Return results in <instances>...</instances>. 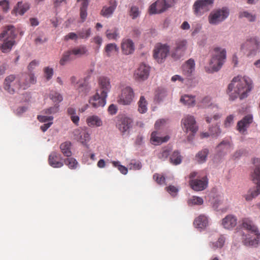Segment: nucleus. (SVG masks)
Wrapping results in <instances>:
<instances>
[{"instance_id":"7","label":"nucleus","mask_w":260,"mask_h":260,"mask_svg":"<svg viewBox=\"0 0 260 260\" xmlns=\"http://www.w3.org/2000/svg\"><path fill=\"white\" fill-rule=\"evenodd\" d=\"M214 0H197L192 5L193 14L201 16L208 12L212 7Z\"/></svg>"},{"instance_id":"45","label":"nucleus","mask_w":260,"mask_h":260,"mask_svg":"<svg viewBox=\"0 0 260 260\" xmlns=\"http://www.w3.org/2000/svg\"><path fill=\"white\" fill-rule=\"evenodd\" d=\"M208 154V150L207 149H203L200 151L196 155L197 161L200 163L204 162L206 160L207 156Z\"/></svg>"},{"instance_id":"27","label":"nucleus","mask_w":260,"mask_h":260,"mask_svg":"<svg viewBox=\"0 0 260 260\" xmlns=\"http://www.w3.org/2000/svg\"><path fill=\"white\" fill-rule=\"evenodd\" d=\"M208 219L205 215L201 214L193 221V224L196 228L203 229L208 225Z\"/></svg>"},{"instance_id":"33","label":"nucleus","mask_w":260,"mask_h":260,"mask_svg":"<svg viewBox=\"0 0 260 260\" xmlns=\"http://www.w3.org/2000/svg\"><path fill=\"white\" fill-rule=\"evenodd\" d=\"M71 143L69 141H66L60 145V149L61 153L66 157H70L72 156Z\"/></svg>"},{"instance_id":"1","label":"nucleus","mask_w":260,"mask_h":260,"mask_svg":"<svg viewBox=\"0 0 260 260\" xmlns=\"http://www.w3.org/2000/svg\"><path fill=\"white\" fill-rule=\"evenodd\" d=\"M252 88L251 80L247 77L238 76L234 77L228 86V90L233 93L230 94V100L234 101L238 96L242 100L248 96Z\"/></svg>"},{"instance_id":"35","label":"nucleus","mask_w":260,"mask_h":260,"mask_svg":"<svg viewBox=\"0 0 260 260\" xmlns=\"http://www.w3.org/2000/svg\"><path fill=\"white\" fill-rule=\"evenodd\" d=\"M75 59V57L73 56L72 52L69 50L63 53L59 60V64L63 66Z\"/></svg>"},{"instance_id":"57","label":"nucleus","mask_w":260,"mask_h":260,"mask_svg":"<svg viewBox=\"0 0 260 260\" xmlns=\"http://www.w3.org/2000/svg\"><path fill=\"white\" fill-rule=\"evenodd\" d=\"M37 119L41 122H46L47 121H52L53 119V117L52 116L38 115Z\"/></svg>"},{"instance_id":"25","label":"nucleus","mask_w":260,"mask_h":260,"mask_svg":"<svg viewBox=\"0 0 260 260\" xmlns=\"http://www.w3.org/2000/svg\"><path fill=\"white\" fill-rule=\"evenodd\" d=\"M237 218L233 215H228L222 220V225L226 229H232L237 224Z\"/></svg>"},{"instance_id":"21","label":"nucleus","mask_w":260,"mask_h":260,"mask_svg":"<svg viewBox=\"0 0 260 260\" xmlns=\"http://www.w3.org/2000/svg\"><path fill=\"white\" fill-rule=\"evenodd\" d=\"M121 48L122 52L124 54L129 55L134 52L135 45L131 39L125 38L122 40Z\"/></svg>"},{"instance_id":"16","label":"nucleus","mask_w":260,"mask_h":260,"mask_svg":"<svg viewBox=\"0 0 260 260\" xmlns=\"http://www.w3.org/2000/svg\"><path fill=\"white\" fill-rule=\"evenodd\" d=\"M208 180L207 176L200 178L190 179L189 184L191 188L195 191H202L206 189L208 186Z\"/></svg>"},{"instance_id":"26","label":"nucleus","mask_w":260,"mask_h":260,"mask_svg":"<svg viewBox=\"0 0 260 260\" xmlns=\"http://www.w3.org/2000/svg\"><path fill=\"white\" fill-rule=\"evenodd\" d=\"M169 139V136H166L164 137H161L159 136V134L157 132L154 131L151 133L150 141L152 144L154 145H160L162 143L168 141Z\"/></svg>"},{"instance_id":"17","label":"nucleus","mask_w":260,"mask_h":260,"mask_svg":"<svg viewBox=\"0 0 260 260\" xmlns=\"http://www.w3.org/2000/svg\"><path fill=\"white\" fill-rule=\"evenodd\" d=\"M98 83L99 89L96 92L102 94L104 98H107V94L111 89L110 79L107 77L102 76L99 78Z\"/></svg>"},{"instance_id":"53","label":"nucleus","mask_w":260,"mask_h":260,"mask_svg":"<svg viewBox=\"0 0 260 260\" xmlns=\"http://www.w3.org/2000/svg\"><path fill=\"white\" fill-rule=\"evenodd\" d=\"M153 177L158 184L161 185L165 183V178L163 175L156 173L153 175Z\"/></svg>"},{"instance_id":"13","label":"nucleus","mask_w":260,"mask_h":260,"mask_svg":"<svg viewBox=\"0 0 260 260\" xmlns=\"http://www.w3.org/2000/svg\"><path fill=\"white\" fill-rule=\"evenodd\" d=\"M21 89H27L31 84L36 83L37 80L32 73H22L17 75Z\"/></svg>"},{"instance_id":"24","label":"nucleus","mask_w":260,"mask_h":260,"mask_svg":"<svg viewBox=\"0 0 260 260\" xmlns=\"http://www.w3.org/2000/svg\"><path fill=\"white\" fill-rule=\"evenodd\" d=\"M75 139L83 144L89 140V135L84 130L76 129L74 132Z\"/></svg>"},{"instance_id":"20","label":"nucleus","mask_w":260,"mask_h":260,"mask_svg":"<svg viewBox=\"0 0 260 260\" xmlns=\"http://www.w3.org/2000/svg\"><path fill=\"white\" fill-rule=\"evenodd\" d=\"M253 120L252 116L250 115L245 116L242 120L238 122L237 124V130L241 134H245L247 128L249 127Z\"/></svg>"},{"instance_id":"41","label":"nucleus","mask_w":260,"mask_h":260,"mask_svg":"<svg viewBox=\"0 0 260 260\" xmlns=\"http://www.w3.org/2000/svg\"><path fill=\"white\" fill-rule=\"evenodd\" d=\"M253 182L256 185H260V167H257L251 174Z\"/></svg>"},{"instance_id":"60","label":"nucleus","mask_w":260,"mask_h":260,"mask_svg":"<svg viewBox=\"0 0 260 260\" xmlns=\"http://www.w3.org/2000/svg\"><path fill=\"white\" fill-rule=\"evenodd\" d=\"M167 95V92L164 89H158V92L156 94V98L158 100L161 101L162 99Z\"/></svg>"},{"instance_id":"29","label":"nucleus","mask_w":260,"mask_h":260,"mask_svg":"<svg viewBox=\"0 0 260 260\" xmlns=\"http://www.w3.org/2000/svg\"><path fill=\"white\" fill-rule=\"evenodd\" d=\"M133 122V119L128 117H123L118 124V128L122 133L127 131L131 126Z\"/></svg>"},{"instance_id":"61","label":"nucleus","mask_w":260,"mask_h":260,"mask_svg":"<svg viewBox=\"0 0 260 260\" xmlns=\"http://www.w3.org/2000/svg\"><path fill=\"white\" fill-rule=\"evenodd\" d=\"M166 189L172 196H175L178 191V189L175 186L172 185L166 187Z\"/></svg>"},{"instance_id":"58","label":"nucleus","mask_w":260,"mask_h":260,"mask_svg":"<svg viewBox=\"0 0 260 260\" xmlns=\"http://www.w3.org/2000/svg\"><path fill=\"white\" fill-rule=\"evenodd\" d=\"M170 154L168 150L163 149L158 154V157L161 159L164 160L166 159Z\"/></svg>"},{"instance_id":"49","label":"nucleus","mask_w":260,"mask_h":260,"mask_svg":"<svg viewBox=\"0 0 260 260\" xmlns=\"http://www.w3.org/2000/svg\"><path fill=\"white\" fill-rule=\"evenodd\" d=\"M91 35V29H82L78 31V36L80 39H86L89 37Z\"/></svg>"},{"instance_id":"39","label":"nucleus","mask_w":260,"mask_h":260,"mask_svg":"<svg viewBox=\"0 0 260 260\" xmlns=\"http://www.w3.org/2000/svg\"><path fill=\"white\" fill-rule=\"evenodd\" d=\"M63 163L70 169H76L78 165L77 160L71 156L67 157V158L64 159Z\"/></svg>"},{"instance_id":"48","label":"nucleus","mask_w":260,"mask_h":260,"mask_svg":"<svg viewBox=\"0 0 260 260\" xmlns=\"http://www.w3.org/2000/svg\"><path fill=\"white\" fill-rule=\"evenodd\" d=\"M111 163L114 167L117 168L118 170L122 174L126 175L127 173V172H128L127 168L122 165H121L120 164L119 161H112L111 162Z\"/></svg>"},{"instance_id":"12","label":"nucleus","mask_w":260,"mask_h":260,"mask_svg":"<svg viewBox=\"0 0 260 260\" xmlns=\"http://www.w3.org/2000/svg\"><path fill=\"white\" fill-rule=\"evenodd\" d=\"M187 42L185 40H177L175 42V47L172 50L171 55L174 59H180L182 57L187 49Z\"/></svg>"},{"instance_id":"18","label":"nucleus","mask_w":260,"mask_h":260,"mask_svg":"<svg viewBox=\"0 0 260 260\" xmlns=\"http://www.w3.org/2000/svg\"><path fill=\"white\" fill-rule=\"evenodd\" d=\"M64 159L61 155L55 151H52L48 156V163L50 166L55 168H59L63 166Z\"/></svg>"},{"instance_id":"14","label":"nucleus","mask_w":260,"mask_h":260,"mask_svg":"<svg viewBox=\"0 0 260 260\" xmlns=\"http://www.w3.org/2000/svg\"><path fill=\"white\" fill-rule=\"evenodd\" d=\"M150 69V67L145 63L140 64L134 72L135 79L139 82L147 80L149 76Z\"/></svg>"},{"instance_id":"32","label":"nucleus","mask_w":260,"mask_h":260,"mask_svg":"<svg viewBox=\"0 0 260 260\" xmlns=\"http://www.w3.org/2000/svg\"><path fill=\"white\" fill-rule=\"evenodd\" d=\"M29 8V5L28 3H23L22 2H19L17 3V6L15 7L13 10V12L16 14H19L21 15H23Z\"/></svg>"},{"instance_id":"34","label":"nucleus","mask_w":260,"mask_h":260,"mask_svg":"<svg viewBox=\"0 0 260 260\" xmlns=\"http://www.w3.org/2000/svg\"><path fill=\"white\" fill-rule=\"evenodd\" d=\"M119 48L115 43H109L104 48L105 53L107 57H110L118 52Z\"/></svg>"},{"instance_id":"46","label":"nucleus","mask_w":260,"mask_h":260,"mask_svg":"<svg viewBox=\"0 0 260 260\" xmlns=\"http://www.w3.org/2000/svg\"><path fill=\"white\" fill-rule=\"evenodd\" d=\"M203 203L204 201L202 198L196 196L192 197L187 201L189 206L201 205Z\"/></svg>"},{"instance_id":"30","label":"nucleus","mask_w":260,"mask_h":260,"mask_svg":"<svg viewBox=\"0 0 260 260\" xmlns=\"http://www.w3.org/2000/svg\"><path fill=\"white\" fill-rule=\"evenodd\" d=\"M70 81L71 84L75 86L79 93L83 95L86 94L88 92L86 86L84 84H80L79 85H78L79 82L76 76H72L70 78Z\"/></svg>"},{"instance_id":"51","label":"nucleus","mask_w":260,"mask_h":260,"mask_svg":"<svg viewBox=\"0 0 260 260\" xmlns=\"http://www.w3.org/2000/svg\"><path fill=\"white\" fill-rule=\"evenodd\" d=\"M139 15L140 11L139 8L136 6L132 7L129 11V15L132 19H135L137 18Z\"/></svg>"},{"instance_id":"54","label":"nucleus","mask_w":260,"mask_h":260,"mask_svg":"<svg viewBox=\"0 0 260 260\" xmlns=\"http://www.w3.org/2000/svg\"><path fill=\"white\" fill-rule=\"evenodd\" d=\"M44 72L46 79L47 80H49L52 78L53 74V69L48 67H45L44 69Z\"/></svg>"},{"instance_id":"2","label":"nucleus","mask_w":260,"mask_h":260,"mask_svg":"<svg viewBox=\"0 0 260 260\" xmlns=\"http://www.w3.org/2000/svg\"><path fill=\"white\" fill-rule=\"evenodd\" d=\"M16 34L13 26H7L0 34V50L3 53L9 52L15 44Z\"/></svg>"},{"instance_id":"6","label":"nucleus","mask_w":260,"mask_h":260,"mask_svg":"<svg viewBox=\"0 0 260 260\" xmlns=\"http://www.w3.org/2000/svg\"><path fill=\"white\" fill-rule=\"evenodd\" d=\"M229 15V10L226 7L216 9L209 14L208 22L211 25H217L226 19Z\"/></svg>"},{"instance_id":"52","label":"nucleus","mask_w":260,"mask_h":260,"mask_svg":"<svg viewBox=\"0 0 260 260\" xmlns=\"http://www.w3.org/2000/svg\"><path fill=\"white\" fill-rule=\"evenodd\" d=\"M235 115L233 114L228 116L224 122V126L225 127H230L234 123Z\"/></svg>"},{"instance_id":"23","label":"nucleus","mask_w":260,"mask_h":260,"mask_svg":"<svg viewBox=\"0 0 260 260\" xmlns=\"http://www.w3.org/2000/svg\"><path fill=\"white\" fill-rule=\"evenodd\" d=\"M109 7H103L101 11V15L106 17L111 16L117 7V2L115 0H109Z\"/></svg>"},{"instance_id":"37","label":"nucleus","mask_w":260,"mask_h":260,"mask_svg":"<svg viewBox=\"0 0 260 260\" xmlns=\"http://www.w3.org/2000/svg\"><path fill=\"white\" fill-rule=\"evenodd\" d=\"M180 102L185 105L193 106L195 105V97L192 95H184L181 98Z\"/></svg>"},{"instance_id":"15","label":"nucleus","mask_w":260,"mask_h":260,"mask_svg":"<svg viewBox=\"0 0 260 260\" xmlns=\"http://www.w3.org/2000/svg\"><path fill=\"white\" fill-rule=\"evenodd\" d=\"M183 128L186 132L190 131L192 133H196L198 130V127L196 124L194 117L191 115H186L182 119Z\"/></svg>"},{"instance_id":"28","label":"nucleus","mask_w":260,"mask_h":260,"mask_svg":"<svg viewBox=\"0 0 260 260\" xmlns=\"http://www.w3.org/2000/svg\"><path fill=\"white\" fill-rule=\"evenodd\" d=\"M259 194L260 185H256V186L250 188L247 193L244 196V197L246 201H250Z\"/></svg>"},{"instance_id":"8","label":"nucleus","mask_w":260,"mask_h":260,"mask_svg":"<svg viewBox=\"0 0 260 260\" xmlns=\"http://www.w3.org/2000/svg\"><path fill=\"white\" fill-rule=\"evenodd\" d=\"M170 51V46L167 44L157 43L153 50V57L158 63H162Z\"/></svg>"},{"instance_id":"63","label":"nucleus","mask_w":260,"mask_h":260,"mask_svg":"<svg viewBox=\"0 0 260 260\" xmlns=\"http://www.w3.org/2000/svg\"><path fill=\"white\" fill-rule=\"evenodd\" d=\"M142 168L141 164L139 161L132 162L129 164V169L133 170H140Z\"/></svg>"},{"instance_id":"4","label":"nucleus","mask_w":260,"mask_h":260,"mask_svg":"<svg viewBox=\"0 0 260 260\" xmlns=\"http://www.w3.org/2000/svg\"><path fill=\"white\" fill-rule=\"evenodd\" d=\"M210 64L214 71H218L226 59V50L224 48L215 47L213 48Z\"/></svg>"},{"instance_id":"62","label":"nucleus","mask_w":260,"mask_h":260,"mask_svg":"<svg viewBox=\"0 0 260 260\" xmlns=\"http://www.w3.org/2000/svg\"><path fill=\"white\" fill-rule=\"evenodd\" d=\"M0 6L2 7L4 12H7L9 9V3L7 0H3L0 1Z\"/></svg>"},{"instance_id":"36","label":"nucleus","mask_w":260,"mask_h":260,"mask_svg":"<svg viewBox=\"0 0 260 260\" xmlns=\"http://www.w3.org/2000/svg\"><path fill=\"white\" fill-rule=\"evenodd\" d=\"M70 51L74 57H80L87 53V49L86 46L81 45L70 49Z\"/></svg>"},{"instance_id":"38","label":"nucleus","mask_w":260,"mask_h":260,"mask_svg":"<svg viewBox=\"0 0 260 260\" xmlns=\"http://www.w3.org/2000/svg\"><path fill=\"white\" fill-rule=\"evenodd\" d=\"M106 36L109 40H117L119 38L118 29L114 27L112 29H108L106 32Z\"/></svg>"},{"instance_id":"19","label":"nucleus","mask_w":260,"mask_h":260,"mask_svg":"<svg viewBox=\"0 0 260 260\" xmlns=\"http://www.w3.org/2000/svg\"><path fill=\"white\" fill-rule=\"evenodd\" d=\"M106 98H104L99 92H96L95 95L90 98L89 100V103L94 108L104 107L106 103Z\"/></svg>"},{"instance_id":"59","label":"nucleus","mask_w":260,"mask_h":260,"mask_svg":"<svg viewBox=\"0 0 260 260\" xmlns=\"http://www.w3.org/2000/svg\"><path fill=\"white\" fill-rule=\"evenodd\" d=\"M79 38L78 34H76L75 32H70L64 37V40L68 41L69 40H73L76 41Z\"/></svg>"},{"instance_id":"44","label":"nucleus","mask_w":260,"mask_h":260,"mask_svg":"<svg viewBox=\"0 0 260 260\" xmlns=\"http://www.w3.org/2000/svg\"><path fill=\"white\" fill-rule=\"evenodd\" d=\"M239 17L240 18H246L249 22H253L255 20L256 16L247 11H241L239 13Z\"/></svg>"},{"instance_id":"55","label":"nucleus","mask_w":260,"mask_h":260,"mask_svg":"<svg viewBox=\"0 0 260 260\" xmlns=\"http://www.w3.org/2000/svg\"><path fill=\"white\" fill-rule=\"evenodd\" d=\"M50 98L51 100L56 103H59L62 101V96L60 94L57 92H55L50 95Z\"/></svg>"},{"instance_id":"31","label":"nucleus","mask_w":260,"mask_h":260,"mask_svg":"<svg viewBox=\"0 0 260 260\" xmlns=\"http://www.w3.org/2000/svg\"><path fill=\"white\" fill-rule=\"evenodd\" d=\"M86 123L91 127H100L103 125L102 120L96 115L88 117L86 119Z\"/></svg>"},{"instance_id":"3","label":"nucleus","mask_w":260,"mask_h":260,"mask_svg":"<svg viewBox=\"0 0 260 260\" xmlns=\"http://www.w3.org/2000/svg\"><path fill=\"white\" fill-rule=\"evenodd\" d=\"M242 228L249 233V237L244 240L246 245L256 246L260 240V233L257 226L253 221L249 218H244L242 220Z\"/></svg>"},{"instance_id":"47","label":"nucleus","mask_w":260,"mask_h":260,"mask_svg":"<svg viewBox=\"0 0 260 260\" xmlns=\"http://www.w3.org/2000/svg\"><path fill=\"white\" fill-rule=\"evenodd\" d=\"M212 104L211 98L209 96H206L202 99L199 106L202 108H208L212 106Z\"/></svg>"},{"instance_id":"64","label":"nucleus","mask_w":260,"mask_h":260,"mask_svg":"<svg viewBox=\"0 0 260 260\" xmlns=\"http://www.w3.org/2000/svg\"><path fill=\"white\" fill-rule=\"evenodd\" d=\"M92 41L94 43L98 45V49H99L102 44V38L99 36H96L92 38Z\"/></svg>"},{"instance_id":"50","label":"nucleus","mask_w":260,"mask_h":260,"mask_svg":"<svg viewBox=\"0 0 260 260\" xmlns=\"http://www.w3.org/2000/svg\"><path fill=\"white\" fill-rule=\"evenodd\" d=\"M59 105L57 104L52 107L43 110V113L46 114H54L59 111Z\"/></svg>"},{"instance_id":"5","label":"nucleus","mask_w":260,"mask_h":260,"mask_svg":"<svg viewBox=\"0 0 260 260\" xmlns=\"http://www.w3.org/2000/svg\"><path fill=\"white\" fill-rule=\"evenodd\" d=\"M175 4V0H157L149 7V13L150 14L162 13L173 7Z\"/></svg>"},{"instance_id":"43","label":"nucleus","mask_w":260,"mask_h":260,"mask_svg":"<svg viewBox=\"0 0 260 260\" xmlns=\"http://www.w3.org/2000/svg\"><path fill=\"white\" fill-rule=\"evenodd\" d=\"M225 243V238L223 236L220 235L217 241L210 244V247L213 249L221 248Z\"/></svg>"},{"instance_id":"40","label":"nucleus","mask_w":260,"mask_h":260,"mask_svg":"<svg viewBox=\"0 0 260 260\" xmlns=\"http://www.w3.org/2000/svg\"><path fill=\"white\" fill-rule=\"evenodd\" d=\"M138 111L141 113H144L147 110V102L144 96H141L138 103Z\"/></svg>"},{"instance_id":"9","label":"nucleus","mask_w":260,"mask_h":260,"mask_svg":"<svg viewBox=\"0 0 260 260\" xmlns=\"http://www.w3.org/2000/svg\"><path fill=\"white\" fill-rule=\"evenodd\" d=\"M4 88L12 94L21 89L17 76L10 75L6 77L4 82Z\"/></svg>"},{"instance_id":"42","label":"nucleus","mask_w":260,"mask_h":260,"mask_svg":"<svg viewBox=\"0 0 260 260\" xmlns=\"http://www.w3.org/2000/svg\"><path fill=\"white\" fill-rule=\"evenodd\" d=\"M171 163L175 165L180 164L182 161V157L178 151H175L170 158Z\"/></svg>"},{"instance_id":"10","label":"nucleus","mask_w":260,"mask_h":260,"mask_svg":"<svg viewBox=\"0 0 260 260\" xmlns=\"http://www.w3.org/2000/svg\"><path fill=\"white\" fill-rule=\"evenodd\" d=\"M134 96L133 89L129 86H126L121 90V93L118 98L117 102L121 105H129L133 102Z\"/></svg>"},{"instance_id":"56","label":"nucleus","mask_w":260,"mask_h":260,"mask_svg":"<svg viewBox=\"0 0 260 260\" xmlns=\"http://www.w3.org/2000/svg\"><path fill=\"white\" fill-rule=\"evenodd\" d=\"M209 131L211 135L215 136H218L221 133L220 128L218 125L210 128Z\"/></svg>"},{"instance_id":"11","label":"nucleus","mask_w":260,"mask_h":260,"mask_svg":"<svg viewBox=\"0 0 260 260\" xmlns=\"http://www.w3.org/2000/svg\"><path fill=\"white\" fill-rule=\"evenodd\" d=\"M259 48V43L255 37L247 39L241 46V50L248 55L254 54Z\"/></svg>"},{"instance_id":"22","label":"nucleus","mask_w":260,"mask_h":260,"mask_svg":"<svg viewBox=\"0 0 260 260\" xmlns=\"http://www.w3.org/2000/svg\"><path fill=\"white\" fill-rule=\"evenodd\" d=\"M194 61L192 59H188L182 66V72L183 75L186 77V80H188L191 76V74L194 70Z\"/></svg>"}]
</instances>
